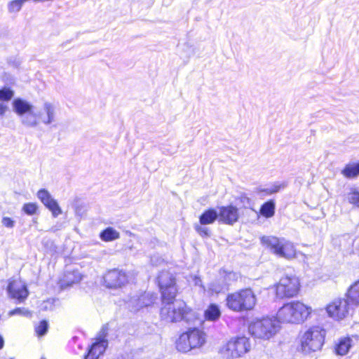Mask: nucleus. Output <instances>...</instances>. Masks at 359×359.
Returning <instances> with one entry per match:
<instances>
[{
  "label": "nucleus",
  "mask_w": 359,
  "mask_h": 359,
  "mask_svg": "<svg viewBox=\"0 0 359 359\" xmlns=\"http://www.w3.org/2000/svg\"><path fill=\"white\" fill-rule=\"evenodd\" d=\"M156 279L161 293V318L167 322L183 321L189 326L193 325L180 334L176 341V348L180 352L187 353L201 346L205 341V334L196 327L197 324H201V320L195 311L187 306L184 302L175 301L177 294L175 277L168 271H162Z\"/></svg>",
  "instance_id": "1"
},
{
  "label": "nucleus",
  "mask_w": 359,
  "mask_h": 359,
  "mask_svg": "<svg viewBox=\"0 0 359 359\" xmlns=\"http://www.w3.org/2000/svg\"><path fill=\"white\" fill-rule=\"evenodd\" d=\"M257 297L250 288H245L229 293L226 297V307L234 312L248 311L254 309Z\"/></svg>",
  "instance_id": "2"
},
{
  "label": "nucleus",
  "mask_w": 359,
  "mask_h": 359,
  "mask_svg": "<svg viewBox=\"0 0 359 359\" xmlns=\"http://www.w3.org/2000/svg\"><path fill=\"white\" fill-rule=\"evenodd\" d=\"M280 328V322L276 317H264L251 322L248 326V331L255 338L269 339Z\"/></svg>",
  "instance_id": "3"
},
{
  "label": "nucleus",
  "mask_w": 359,
  "mask_h": 359,
  "mask_svg": "<svg viewBox=\"0 0 359 359\" xmlns=\"http://www.w3.org/2000/svg\"><path fill=\"white\" fill-rule=\"evenodd\" d=\"M326 331L320 326L310 327L302 336L301 346L305 354L320 350L324 344Z\"/></svg>",
  "instance_id": "4"
},
{
  "label": "nucleus",
  "mask_w": 359,
  "mask_h": 359,
  "mask_svg": "<svg viewBox=\"0 0 359 359\" xmlns=\"http://www.w3.org/2000/svg\"><path fill=\"white\" fill-rule=\"evenodd\" d=\"M260 240L263 245H266L273 254L278 257L291 259L295 256V249L293 244L283 238L264 236Z\"/></svg>",
  "instance_id": "5"
},
{
  "label": "nucleus",
  "mask_w": 359,
  "mask_h": 359,
  "mask_svg": "<svg viewBox=\"0 0 359 359\" xmlns=\"http://www.w3.org/2000/svg\"><path fill=\"white\" fill-rule=\"evenodd\" d=\"M240 277L238 273L221 269L216 278L208 284V292L211 294L224 293Z\"/></svg>",
  "instance_id": "6"
},
{
  "label": "nucleus",
  "mask_w": 359,
  "mask_h": 359,
  "mask_svg": "<svg viewBox=\"0 0 359 359\" xmlns=\"http://www.w3.org/2000/svg\"><path fill=\"white\" fill-rule=\"evenodd\" d=\"M43 111L46 115L41 112H34V109L32 110L22 116V123L27 127L34 128L39 124L38 119H40L46 125L50 124L55 121V108L54 105L50 102H46L43 104Z\"/></svg>",
  "instance_id": "7"
},
{
  "label": "nucleus",
  "mask_w": 359,
  "mask_h": 359,
  "mask_svg": "<svg viewBox=\"0 0 359 359\" xmlns=\"http://www.w3.org/2000/svg\"><path fill=\"white\" fill-rule=\"evenodd\" d=\"M250 350L249 338L245 336L236 337L229 340L221 349V353L227 359L242 357Z\"/></svg>",
  "instance_id": "8"
},
{
  "label": "nucleus",
  "mask_w": 359,
  "mask_h": 359,
  "mask_svg": "<svg viewBox=\"0 0 359 359\" xmlns=\"http://www.w3.org/2000/svg\"><path fill=\"white\" fill-rule=\"evenodd\" d=\"M300 283L294 275H285L276 285V296L279 298L293 297L299 290Z\"/></svg>",
  "instance_id": "9"
},
{
  "label": "nucleus",
  "mask_w": 359,
  "mask_h": 359,
  "mask_svg": "<svg viewBox=\"0 0 359 359\" xmlns=\"http://www.w3.org/2000/svg\"><path fill=\"white\" fill-rule=\"evenodd\" d=\"M107 335L108 327L107 325H103L95 341L88 348L83 359H98L100 355L105 352L108 346Z\"/></svg>",
  "instance_id": "10"
},
{
  "label": "nucleus",
  "mask_w": 359,
  "mask_h": 359,
  "mask_svg": "<svg viewBox=\"0 0 359 359\" xmlns=\"http://www.w3.org/2000/svg\"><path fill=\"white\" fill-rule=\"evenodd\" d=\"M157 294L154 292H144L131 297L128 301V307L132 312H137L144 308H149L157 300Z\"/></svg>",
  "instance_id": "11"
},
{
  "label": "nucleus",
  "mask_w": 359,
  "mask_h": 359,
  "mask_svg": "<svg viewBox=\"0 0 359 359\" xmlns=\"http://www.w3.org/2000/svg\"><path fill=\"white\" fill-rule=\"evenodd\" d=\"M353 306L347 299L339 298L328 304L326 310L330 317L341 320L349 314Z\"/></svg>",
  "instance_id": "12"
},
{
  "label": "nucleus",
  "mask_w": 359,
  "mask_h": 359,
  "mask_svg": "<svg viewBox=\"0 0 359 359\" xmlns=\"http://www.w3.org/2000/svg\"><path fill=\"white\" fill-rule=\"evenodd\" d=\"M106 287L116 289L123 286L128 282L126 273L118 269L109 270L103 276Z\"/></svg>",
  "instance_id": "13"
},
{
  "label": "nucleus",
  "mask_w": 359,
  "mask_h": 359,
  "mask_svg": "<svg viewBox=\"0 0 359 359\" xmlns=\"http://www.w3.org/2000/svg\"><path fill=\"white\" fill-rule=\"evenodd\" d=\"M6 290L9 297L18 303L23 302L29 295L27 285L18 280H9Z\"/></svg>",
  "instance_id": "14"
},
{
  "label": "nucleus",
  "mask_w": 359,
  "mask_h": 359,
  "mask_svg": "<svg viewBox=\"0 0 359 359\" xmlns=\"http://www.w3.org/2000/svg\"><path fill=\"white\" fill-rule=\"evenodd\" d=\"M219 222L233 226L239 219L238 208L233 205H223L218 208Z\"/></svg>",
  "instance_id": "15"
},
{
  "label": "nucleus",
  "mask_w": 359,
  "mask_h": 359,
  "mask_svg": "<svg viewBox=\"0 0 359 359\" xmlns=\"http://www.w3.org/2000/svg\"><path fill=\"white\" fill-rule=\"evenodd\" d=\"M37 197L44 206L51 212L53 217H57L62 214V211L57 201L47 189H39L37 192Z\"/></svg>",
  "instance_id": "16"
},
{
  "label": "nucleus",
  "mask_w": 359,
  "mask_h": 359,
  "mask_svg": "<svg viewBox=\"0 0 359 359\" xmlns=\"http://www.w3.org/2000/svg\"><path fill=\"white\" fill-rule=\"evenodd\" d=\"M294 311V303L291 302L285 304L278 311L277 317L278 320L280 323H295V318Z\"/></svg>",
  "instance_id": "17"
},
{
  "label": "nucleus",
  "mask_w": 359,
  "mask_h": 359,
  "mask_svg": "<svg viewBox=\"0 0 359 359\" xmlns=\"http://www.w3.org/2000/svg\"><path fill=\"white\" fill-rule=\"evenodd\" d=\"M12 106L13 111L21 117L34 109V106L29 102L20 97L15 98Z\"/></svg>",
  "instance_id": "18"
},
{
  "label": "nucleus",
  "mask_w": 359,
  "mask_h": 359,
  "mask_svg": "<svg viewBox=\"0 0 359 359\" xmlns=\"http://www.w3.org/2000/svg\"><path fill=\"white\" fill-rule=\"evenodd\" d=\"M295 323H300L308 318L311 313V308L300 302H293Z\"/></svg>",
  "instance_id": "19"
},
{
  "label": "nucleus",
  "mask_w": 359,
  "mask_h": 359,
  "mask_svg": "<svg viewBox=\"0 0 359 359\" xmlns=\"http://www.w3.org/2000/svg\"><path fill=\"white\" fill-rule=\"evenodd\" d=\"M81 280V275L78 270H67L61 280V287L65 288L72 286L73 284L79 283Z\"/></svg>",
  "instance_id": "20"
},
{
  "label": "nucleus",
  "mask_w": 359,
  "mask_h": 359,
  "mask_svg": "<svg viewBox=\"0 0 359 359\" xmlns=\"http://www.w3.org/2000/svg\"><path fill=\"white\" fill-rule=\"evenodd\" d=\"M216 220L219 221L218 211L213 208L205 210L199 217V223L201 225L212 224Z\"/></svg>",
  "instance_id": "21"
},
{
  "label": "nucleus",
  "mask_w": 359,
  "mask_h": 359,
  "mask_svg": "<svg viewBox=\"0 0 359 359\" xmlns=\"http://www.w3.org/2000/svg\"><path fill=\"white\" fill-rule=\"evenodd\" d=\"M346 297L353 306L359 305V280L349 287Z\"/></svg>",
  "instance_id": "22"
},
{
  "label": "nucleus",
  "mask_w": 359,
  "mask_h": 359,
  "mask_svg": "<svg viewBox=\"0 0 359 359\" xmlns=\"http://www.w3.org/2000/svg\"><path fill=\"white\" fill-rule=\"evenodd\" d=\"M276 212V202L273 199H269L264 202L260 207L259 214L266 218L272 217Z\"/></svg>",
  "instance_id": "23"
},
{
  "label": "nucleus",
  "mask_w": 359,
  "mask_h": 359,
  "mask_svg": "<svg viewBox=\"0 0 359 359\" xmlns=\"http://www.w3.org/2000/svg\"><path fill=\"white\" fill-rule=\"evenodd\" d=\"M352 346V339L350 337L341 339L335 346V353L339 355H346Z\"/></svg>",
  "instance_id": "24"
},
{
  "label": "nucleus",
  "mask_w": 359,
  "mask_h": 359,
  "mask_svg": "<svg viewBox=\"0 0 359 359\" xmlns=\"http://www.w3.org/2000/svg\"><path fill=\"white\" fill-rule=\"evenodd\" d=\"M341 174L348 179H353L359 176V162L346 164L341 170Z\"/></svg>",
  "instance_id": "25"
},
{
  "label": "nucleus",
  "mask_w": 359,
  "mask_h": 359,
  "mask_svg": "<svg viewBox=\"0 0 359 359\" xmlns=\"http://www.w3.org/2000/svg\"><path fill=\"white\" fill-rule=\"evenodd\" d=\"M100 238L102 241L110 242L120 238V233L115 229L108 226L100 233Z\"/></svg>",
  "instance_id": "26"
},
{
  "label": "nucleus",
  "mask_w": 359,
  "mask_h": 359,
  "mask_svg": "<svg viewBox=\"0 0 359 359\" xmlns=\"http://www.w3.org/2000/svg\"><path fill=\"white\" fill-rule=\"evenodd\" d=\"M284 187V184L276 182L267 188L257 187L255 189V192L257 193L260 196H269L273 194L278 193L280 189L283 188Z\"/></svg>",
  "instance_id": "27"
},
{
  "label": "nucleus",
  "mask_w": 359,
  "mask_h": 359,
  "mask_svg": "<svg viewBox=\"0 0 359 359\" xmlns=\"http://www.w3.org/2000/svg\"><path fill=\"white\" fill-rule=\"evenodd\" d=\"M204 316L207 320H217L221 316V311L219 306L216 304H210L205 311Z\"/></svg>",
  "instance_id": "28"
},
{
  "label": "nucleus",
  "mask_w": 359,
  "mask_h": 359,
  "mask_svg": "<svg viewBox=\"0 0 359 359\" xmlns=\"http://www.w3.org/2000/svg\"><path fill=\"white\" fill-rule=\"evenodd\" d=\"M142 354V348L133 349L130 351H125L117 359H143Z\"/></svg>",
  "instance_id": "29"
},
{
  "label": "nucleus",
  "mask_w": 359,
  "mask_h": 359,
  "mask_svg": "<svg viewBox=\"0 0 359 359\" xmlns=\"http://www.w3.org/2000/svg\"><path fill=\"white\" fill-rule=\"evenodd\" d=\"M25 0H13L8 2L7 8L8 11L10 13H18L23 4L25 3Z\"/></svg>",
  "instance_id": "30"
},
{
  "label": "nucleus",
  "mask_w": 359,
  "mask_h": 359,
  "mask_svg": "<svg viewBox=\"0 0 359 359\" xmlns=\"http://www.w3.org/2000/svg\"><path fill=\"white\" fill-rule=\"evenodd\" d=\"M346 198L350 203L359 208V190L355 188L351 189Z\"/></svg>",
  "instance_id": "31"
},
{
  "label": "nucleus",
  "mask_w": 359,
  "mask_h": 359,
  "mask_svg": "<svg viewBox=\"0 0 359 359\" xmlns=\"http://www.w3.org/2000/svg\"><path fill=\"white\" fill-rule=\"evenodd\" d=\"M14 96V91L9 87L4 86L0 89V101H10Z\"/></svg>",
  "instance_id": "32"
},
{
  "label": "nucleus",
  "mask_w": 359,
  "mask_h": 359,
  "mask_svg": "<svg viewBox=\"0 0 359 359\" xmlns=\"http://www.w3.org/2000/svg\"><path fill=\"white\" fill-rule=\"evenodd\" d=\"M22 210L27 215L32 216L38 210V205L35 203H27L22 206Z\"/></svg>",
  "instance_id": "33"
},
{
  "label": "nucleus",
  "mask_w": 359,
  "mask_h": 359,
  "mask_svg": "<svg viewBox=\"0 0 359 359\" xmlns=\"http://www.w3.org/2000/svg\"><path fill=\"white\" fill-rule=\"evenodd\" d=\"M48 322L46 320H42L35 327V331L39 337L44 336L48 330Z\"/></svg>",
  "instance_id": "34"
},
{
  "label": "nucleus",
  "mask_w": 359,
  "mask_h": 359,
  "mask_svg": "<svg viewBox=\"0 0 359 359\" xmlns=\"http://www.w3.org/2000/svg\"><path fill=\"white\" fill-rule=\"evenodd\" d=\"M201 224H194V229L203 238H209L211 236L209 228L203 226Z\"/></svg>",
  "instance_id": "35"
},
{
  "label": "nucleus",
  "mask_w": 359,
  "mask_h": 359,
  "mask_svg": "<svg viewBox=\"0 0 359 359\" xmlns=\"http://www.w3.org/2000/svg\"><path fill=\"white\" fill-rule=\"evenodd\" d=\"M240 202L243 204L244 208H249L252 204L251 198H250L246 194L242 193L239 198Z\"/></svg>",
  "instance_id": "36"
},
{
  "label": "nucleus",
  "mask_w": 359,
  "mask_h": 359,
  "mask_svg": "<svg viewBox=\"0 0 359 359\" xmlns=\"http://www.w3.org/2000/svg\"><path fill=\"white\" fill-rule=\"evenodd\" d=\"M30 314L29 311L25 308H15L9 312L10 316H27Z\"/></svg>",
  "instance_id": "37"
},
{
  "label": "nucleus",
  "mask_w": 359,
  "mask_h": 359,
  "mask_svg": "<svg viewBox=\"0 0 359 359\" xmlns=\"http://www.w3.org/2000/svg\"><path fill=\"white\" fill-rule=\"evenodd\" d=\"M2 224L6 227L12 228L14 226V221L8 217H4L2 219Z\"/></svg>",
  "instance_id": "38"
},
{
  "label": "nucleus",
  "mask_w": 359,
  "mask_h": 359,
  "mask_svg": "<svg viewBox=\"0 0 359 359\" xmlns=\"http://www.w3.org/2000/svg\"><path fill=\"white\" fill-rule=\"evenodd\" d=\"M194 284L195 285L201 287L203 291L205 290V286L203 284V281L201 278L196 276L194 278Z\"/></svg>",
  "instance_id": "39"
},
{
  "label": "nucleus",
  "mask_w": 359,
  "mask_h": 359,
  "mask_svg": "<svg viewBox=\"0 0 359 359\" xmlns=\"http://www.w3.org/2000/svg\"><path fill=\"white\" fill-rule=\"evenodd\" d=\"M8 109L7 106L4 105L2 103H0V116H3Z\"/></svg>",
  "instance_id": "40"
},
{
  "label": "nucleus",
  "mask_w": 359,
  "mask_h": 359,
  "mask_svg": "<svg viewBox=\"0 0 359 359\" xmlns=\"http://www.w3.org/2000/svg\"><path fill=\"white\" fill-rule=\"evenodd\" d=\"M8 63H9V64H11V65H13L14 67H15V68H18V67H19V66H20V62H19V61H18V60H10L8 61Z\"/></svg>",
  "instance_id": "41"
},
{
  "label": "nucleus",
  "mask_w": 359,
  "mask_h": 359,
  "mask_svg": "<svg viewBox=\"0 0 359 359\" xmlns=\"http://www.w3.org/2000/svg\"><path fill=\"white\" fill-rule=\"evenodd\" d=\"M4 346V337L0 334V350H1Z\"/></svg>",
  "instance_id": "42"
},
{
  "label": "nucleus",
  "mask_w": 359,
  "mask_h": 359,
  "mask_svg": "<svg viewBox=\"0 0 359 359\" xmlns=\"http://www.w3.org/2000/svg\"><path fill=\"white\" fill-rule=\"evenodd\" d=\"M33 222H34V223H36V219H33Z\"/></svg>",
  "instance_id": "43"
},
{
  "label": "nucleus",
  "mask_w": 359,
  "mask_h": 359,
  "mask_svg": "<svg viewBox=\"0 0 359 359\" xmlns=\"http://www.w3.org/2000/svg\"><path fill=\"white\" fill-rule=\"evenodd\" d=\"M10 359H15V358H11Z\"/></svg>",
  "instance_id": "44"
}]
</instances>
